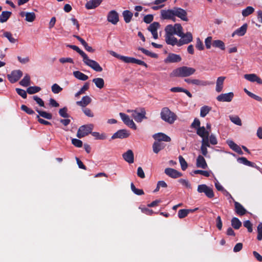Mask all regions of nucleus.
<instances>
[{
  "label": "nucleus",
  "instance_id": "nucleus-1",
  "mask_svg": "<svg viewBox=\"0 0 262 262\" xmlns=\"http://www.w3.org/2000/svg\"><path fill=\"white\" fill-rule=\"evenodd\" d=\"M195 69L187 66L179 67L173 70L171 77H186L190 76L195 72Z\"/></svg>",
  "mask_w": 262,
  "mask_h": 262
},
{
  "label": "nucleus",
  "instance_id": "nucleus-2",
  "mask_svg": "<svg viewBox=\"0 0 262 262\" xmlns=\"http://www.w3.org/2000/svg\"><path fill=\"white\" fill-rule=\"evenodd\" d=\"M160 116L163 120L170 124L173 123L177 118V115L167 107L162 109Z\"/></svg>",
  "mask_w": 262,
  "mask_h": 262
},
{
  "label": "nucleus",
  "instance_id": "nucleus-3",
  "mask_svg": "<svg viewBox=\"0 0 262 262\" xmlns=\"http://www.w3.org/2000/svg\"><path fill=\"white\" fill-rule=\"evenodd\" d=\"M181 30H183V27L180 24H175L173 26L168 25L166 26L165 28V35H172L176 34L178 36V34H180Z\"/></svg>",
  "mask_w": 262,
  "mask_h": 262
},
{
  "label": "nucleus",
  "instance_id": "nucleus-4",
  "mask_svg": "<svg viewBox=\"0 0 262 262\" xmlns=\"http://www.w3.org/2000/svg\"><path fill=\"white\" fill-rule=\"evenodd\" d=\"M94 127L92 124H89L81 126L77 133V137L79 138H83L91 133Z\"/></svg>",
  "mask_w": 262,
  "mask_h": 262
},
{
  "label": "nucleus",
  "instance_id": "nucleus-5",
  "mask_svg": "<svg viewBox=\"0 0 262 262\" xmlns=\"http://www.w3.org/2000/svg\"><path fill=\"white\" fill-rule=\"evenodd\" d=\"M178 36L180 37L181 38L179 39V45L182 46L184 45L188 44L191 42L193 39V36L192 33L190 32H187L184 33L183 30L180 31Z\"/></svg>",
  "mask_w": 262,
  "mask_h": 262
},
{
  "label": "nucleus",
  "instance_id": "nucleus-6",
  "mask_svg": "<svg viewBox=\"0 0 262 262\" xmlns=\"http://www.w3.org/2000/svg\"><path fill=\"white\" fill-rule=\"evenodd\" d=\"M83 61L86 65L91 67L93 70L96 72H100L103 70L102 68L97 62L89 59L87 55L83 58Z\"/></svg>",
  "mask_w": 262,
  "mask_h": 262
},
{
  "label": "nucleus",
  "instance_id": "nucleus-7",
  "mask_svg": "<svg viewBox=\"0 0 262 262\" xmlns=\"http://www.w3.org/2000/svg\"><path fill=\"white\" fill-rule=\"evenodd\" d=\"M184 81L188 84L198 86H206L212 84L210 81L200 79L186 78L184 79Z\"/></svg>",
  "mask_w": 262,
  "mask_h": 262
},
{
  "label": "nucleus",
  "instance_id": "nucleus-8",
  "mask_svg": "<svg viewBox=\"0 0 262 262\" xmlns=\"http://www.w3.org/2000/svg\"><path fill=\"white\" fill-rule=\"evenodd\" d=\"M197 190L199 193H204L209 198H212L214 196L212 189L205 184L198 185Z\"/></svg>",
  "mask_w": 262,
  "mask_h": 262
},
{
  "label": "nucleus",
  "instance_id": "nucleus-9",
  "mask_svg": "<svg viewBox=\"0 0 262 262\" xmlns=\"http://www.w3.org/2000/svg\"><path fill=\"white\" fill-rule=\"evenodd\" d=\"M121 60L122 61L125 62V63H136L139 65L143 66L145 67V68H147L148 66L147 64L143 61L137 59L134 57H128V56H122L121 58Z\"/></svg>",
  "mask_w": 262,
  "mask_h": 262
},
{
  "label": "nucleus",
  "instance_id": "nucleus-10",
  "mask_svg": "<svg viewBox=\"0 0 262 262\" xmlns=\"http://www.w3.org/2000/svg\"><path fill=\"white\" fill-rule=\"evenodd\" d=\"M174 17H178L184 21H188L187 13L186 10L178 7L173 8Z\"/></svg>",
  "mask_w": 262,
  "mask_h": 262
},
{
  "label": "nucleus",
  "instance_id": "nucleus-11",
  "mask_svg": "<svg viewBox=\"0 0 262 262\" xmlns=\"http://www.w3.org/2000/svg\"><path fill=\"white\" fill-rule=\"evenodd\" d=\"M146 112L144 108H141L140 112L132 111V117L138 122H141L144 119H146Z\"/></svg>",
  "mask_w": 262,
  "mask_h": 262
},
{
  "label": "nucleus",
  "instance_id": "nucleus-12",
  "mask_svg": "<svg viewBox=\"0 0 262 262\" xmlns=\"http://www.w3.org/2000/svg\"><path fill=\"white\" fill-rule=\"evenodd\" d=\"M119 115L123 122L126 125L134 129H137V126L133 120L130 119L128 116L123 113H120Z\"/></svg>",
  "mask_w": 262,
  "mask_h": 262
},
{
  "label": "nucleus",
  "instance_id": "nucleus-13",
  "mask_svg": "<svg viewBox=\"0 0 262 262\" xmlns=\"http://www.w3.org/2000/svg\"><path fill=\"white\" fill-rule=\"evenodd\" d=\"M22 75L23 72L20 70H15L12 71L10 74H8L7 77L11 83H15L19 79Z\"/></svg>",
  "mask_w": 262,
  "mask_h": 262
},
{
  "label": "nucleus",
  "instance_id": "nucleus-14",
  "mask_svg": "<svg viewBox=\"0 0 262 262\" xmlns=\"http://www.w3.org/2000/svg\"><path fill=\"white\" fill-rule=\"evenodd\" d=\"M161 17L163 19H171L175 21L176 19L174 17L173 8L169 10H162L161 12Z\"/></svg>",
  "mask_w": 262,
  "mask_h": 262
},
{
  "label": "nucleus",
  "instance_id": "nucleus-15",
  "mask_svg": "<svg viewBox=\"0 0 262 262\" xmlns=\"http://www.w3.org/2000/svg\"><path fill=\"white\" fill-rule=\"evenodd\" d=\"M234 97L233 92L228 93L221 94L217 96L216 99L220 102H230L232 101Z\"/></svg>",
  "mask_w": 262,
  "mask_h": 262
},
{
  "label": "nucleus",
  "instance_id": "nucleus-16",
  "mask_svg": "<svg viewBox=\"0 0 262 262\" xmlns=\"http://www.w3.org/2000/svg\"><path fill=\"white\" fill-rule=\"evenodd\" d=\"M107 21L113 25H116L119 21V15L115 10H112L108 13L107 17Z\"/></svg>",
  "mask_w": 262,
  "mask_h": 262
},
{
  "label": "nucleus",
  "instance_id": "nucleus-17",
  "mask_svg": "<svg viewBox=\"0 0 262 262\" xmlns=\"http://www.w3.org/2000/svg\"><path fill=\"white\" fill-rule=\"evenodd\" d=\"M160 27V24L158 22H154L151 24L148 27V30L150 31L154 39L158 38L157 30Z\"/></svg>",
  "mask_w": 262,
  "mask_h": 262
},
{
  "label": "nucleus",
  "instance_id": "nucleus-18",
  "mask_svg": "<svg viewBox=\"0 0 262 262\" xmlns=\"http://www.w3.org/2000/svg\"><path fill=\"white\" fill-rule=\"evenodd\" d=\"M165 40L167 44L174 46L175 45L180 47L179 40L174 37V35H165Z\"/></svg>",
  "mask_w": 262,
  "mask_h": 262
},
{
  "label": "nucleus",
  "instance_id": "nucleus-19",
  "mask_svg": "<svg viewBox=\"0 0 262 262\" xmlns=\"http://www.w3.org/2000/svg\"><path fill=\"white\" fill-rule=\"evenodd\" d=\"M153 138L156 140L161 142V141H164L167 142L171 141V138L166 134L162 133H159L154 134L153 135Z\"/></svg>",
  "mask_w": 262,
  "mask_h": 262
},
{
  "label": "nucleus",
  "instance_id": "nucleus-20",
  "mask_svg": "<svg viewBox=\"0 0 262 262\" xmlns=\"http://www.w3.org/2000/svg\"><path fill=\"white\" fill-rule=\"evenodd\" d=\"M129 136V133L126 129H120L118 130L116 133L114 134V135L112 136V139H115L117 138H126Z\"/></svg>",
  "mask_w": 262,
  "mask_h": 262
},
{
  "label": "nucleus",
  "instance_id": "nucleus-21",
  "mask_svg": "<svg viewBox=\"0 0 262 262\" xmlns=\"http://www.w3.org/2000/svg\"><path fill=\"white\" fill-rule=\"evenodd\" d=\"M244 78L250 82H256L258 84H262V79L255 74H245Z\"/></svg>",
  "mask_w": 262,
  "mask_h": 262
},
{
  "label": "nucleus",
  "instance_id": "nucleus-22",
  "mask_svg": "<svg viewBox=\"0 0 262 262\" xmlns=\"http://www.w3.org/2000/svg\"><path fill=\"white\" fill-rule=\"evenodd\" d=\"M165 173L166 175L172 178H177L182 176V173L177 170L171 168H167L165 169Z\"/></svg>",
  "mask_w": 262,
  "mask_h": 262
},
{
  "label": "nucleus",
  "instance_id": "nucleus-23",
  "mask_svg": "<svg viewBox=\"0 0 262 262\" xmlns=\"http://www.w3.org/2000/svg\"><path fill=\"white\" fill-rule=\"evenodd\" d=\"M196 166L198 168L206 169L208 167L207 164L204 157L199 155L196 160Z\"/></svg>",
  "mask_w": 262,
  "mask_h": 262
},
{
  "label": "nucleus",
  "instance_id": "nucleus-24",
  "mask_svg": "<svg viewBox=\"0 0 262 262\" xmlns=\"http://www.w3.org/2000/svg\"><path fill=\"white\" fill-rule=\"evenodd\" d=\"M181 57L179 55L174 53H170L168 55L165 61L166 62L174 63L180 62L181 61Z\"/></svg>",
  "mask_w": 262,
  "mask_h": 262
},
{
  "label": "nucleus",
  "instance_id": "nucleus-25",
  "mask_svg": "<svg viewBox=\"0 0 262 262\" xmlns=\"http://www.w3.org/2000/svg\"><path fill=\"white\" fill-rule=\"evenodd\" d=\"M20 15L23 17H25V20L28 22L33 21L36 17L35 14L34 12L22 11L20 13Z\"/></svg>",
  "mask_w": 262,
  "mask_h": 262
},
{
  "label": "nucleus",
  "instance_id": "nucleus-26",
  "mask_svg": "<svg viewBox=\"0 0 262 262\" xmlns=\"http://www.w3.org/2000/svg\"><path fill=\"white\" fill-rule=\"evenodd\" d=\"M247 24H245L240 28L235 30L232 34V36L234 37L235 35L238 36H242L245 34L247 30Z\"/></svg>",
  "mask_w": 262,
  "mask_h": 262
},
{
  "label": "nucleus",
  "instance_id": "nucleus-27",
  "mask_svg": "<svg viewBox=\"0 0 262 262\" xmlns=\"http://www.w3.org/2000/svg\"><path fill=\"white\" fill-rule=\"evenodd\" d=\"M124 160L128 163H133L134 161V156L133 151L128 149L122 155Z\"/></svg>",
  "mask_w": 262,
  "mask_h": 262
},
{
  "label": "nucleus",
  "instance_id": "nucleus-28",
  "mask_svg": "<svg viewBox=\"0 0 262 262\" xmlns=\"http://www.w3.org/2000/svg\"><path fill=\"white\" fill-rule=\"evenodd\" d=\"M225 79L226 77L224 76H220L217 78L215 86V91L216 92L220 93L223 90Z\"/></svg>",
  "mask_w": 262,
  "mask_h": 262
},
{
  "label": "nucleus",
  "instance_id": "nucleus-29",
  "mask_svg": "<svg viewBox=\"0 0 262 262\" xmlns=\"http://www.w3.org/2000/svg\"><path fill=\"white\" fill-rule=\"evenodd\" d=\"M196 134L202 139L209 138V131L206 130L204 126L199 127L196 129Z\"/></svg>",
  "mask_w": 262,
  "mask_h": 262
},
{
  "label": "nucleus",
  "instance_id": "nucleus-30",
  "mask_svg": "<svg viewBox=\"0 0 262 262\" xmlns=\"http://www.w3.org/2000/svg\"><path fill=\"white\" fill-rule=\"evenodd\" d=\"M165 145L159 141H155L152 144V150L155 154H158L160 150L164 148Z\"/></svg>",
  "mask_w": 262,
  "mask_h": 262
},
{
  "label": "nucleus",
  "instance_id": "nucleus-31",
  "mask_svg": "<svg viewBox=\"0 0 262 262\" xmlns=\"http://www.w3.org/2000/svg\"><path fill=\"white\" fill-rule=\"evenodd\" d=\"M235 211L236 213L239 215H244L247 211L244 207L238 202H234Z\"/></svg>",
  "mask_w": 262,
  "mask_h": 262
},
{
  "label": "nucleus",
  "instance_id": "nucleus-32",
  "mask_svg": "<svg viewBox=\"0 0 262 262\" xmlns=\"http://www.w3.org/2000/svg\"><path fill=\"white\" fill-rule=\"evenodd\" d=\"M92 101L91 98L89 96H83L81 100L76 102V104L81 107H85L91 103Z\"/></svg>",
  "mask_w": 262,
  "mask_h": 262
},
{
  "label": "nucleus",
  "instance_id": "nucleus-33",
  "mask_svg": "<svg viewBox=\"0 0 262 262\" xmlns=\"http://www.w3.org/2000/svg\"><path fill=\"white\" fill-rule=\"evenodd\" d=\"M102 2V0H91L86 3L85 7L88 9H92L98 7Z\"/></svg>",
  "mask_w": 262,
  "mask_h": 262
},
{
  "label": "nucleus",
  "instance_id": "nucleus-34",
  "mask_svg": "<svg viewBox=\"0 0 262 262\" xmlns=\"http://www.w3.org/2000/svg\"><path fill=\"white\" fill-rule=\"evenodd\" d=\"M227 143L229 146L234 151L239 154H243L241 147L232 140H227Z\"/></svg>",
  "mask_w": 262,
  "mask_h": 262
},
{
  "label": "nucleus",
  "instance_id": "nucleus-35",
  "mask_svg": "<svg viewBox=\"0 0 262 262\" xmlns=\"http://www.w3.org/2000/svg\"><path fill=\"white\" fill-rule=\"evenodd\" d=\"M96 86L99 89H102L104 86V81L102 78H95L92 80Z\"/></svg>",
  "mask_w": 262,
  "mask_h": 262
},
{
  "label": "nucleus",
  "instance_id": "nucleus-36",
  "mask_svg": "<svg viewBox=\"0 0 262 262\" xmlns=\"http://www.w3.org/2000/svg\"><path fill=\"white\" fill-rule=\"evenodd\" d=\"M212 46L214 48H219L221 50H225V45L224 42L219 39L213 40Z\"/></svg>",
  "mask_w": 262,
  "mask_h": 262
},
{
  "label": "nucleus",
  "instance_id": "nucleus-37",
  "mask_svg": "<svg viewBox=\"0 0 262 262\" xmlns=\"http://www.w3.org/2000/svg\"><path fill=\"white\" fill-rule=\"evenodd\" d=\"M73 75L76 78L82 81H85L89 78L87 75L78 71L73 72Z\"/></svg>",
  "mask_w": 262,
  "mask_h": 262
},
{
  "label": "nucleus",
  "instance_id": "nucleus-38",
  "mask_svg": "<svg viewBox=\"0 0 262 262\" xmlns=\"http://www.w3.org/2000/svg\"><path fill=\"white\" fill-rule=\"evenodd\" d=\"M12 13L10 11H3L0 15V22L4 23L7 21L11 15Z\"/></svg>",
  "mask_w": 262,
  "mask_h": 262
},
{
  "label": "nucleus",
  "instance_id": "nucleus-39",
  "mask_svg": "<svg viewBox=\"0 0 262 262\" xmlns=\"http://www.w3.org/2000/svg\"><path fill=\"white\" fill-rule=\"evenodd\" d=\"M122 15L126 23H129L133 15V13L128 10L124 11L122 13Z\"/></svg>",
  "mask_w": 262,
  "mask_h": 262
},
{
  "label": "nucleus",
  "instance_id": "nucleus-40",
  "mask_svg": "<svg viewBox=\"0 0 262 262\" xmlns=\"http://www.w3.org/2000/svg\"><path fill=\"white\" fill-rule=\"evenodd\" d=\"M231 225L235 229H238L242 226V223L237 217H233L231 220Z\"/></svg>",
  "mask_w": 262,
  "mask_h": 262
},
{
  "label": "nucleus",
  "instance_id": "nucleus-41",
  "mask_svg": "<svg viewBox=\"0 0 262 262\" xmlns=\"http://www.w3.org/2000/svg\"><path fill=\"white\" fill-rule=\"evenodd\" d=\"M19 84L23 86H28L30 84V77L26 74L23 79L19 82Z\"/></svg>",
  "mask_w": 262,
  "mask_h": 262
},
{
  "label": "nucleus",
  "instance_id": "nucleus-42",
  "mask_svg": "<svg viewBox=\"0 0 262 262\" xmlns=\"http://www.w3.org/2000/svg\"><path fill=\"white\" fill-rule=\"evenodd\" d=\"M254 11V9L251 6H248L246 9L243 10L242 14L244 17H247Z\"/></svg>",
  "mask_w": 262,
  "mask_h": 262
},
{
  "label": "nucleus",
  "instance_id": "nucleus-43",
  "mask_svg": "<svg viewBox=\"0 0 262 262\" xmlns=\"http://www.w3.org/2000/svg\"><path fill=\"white\" fill-rule=\"evenodd\" d=\"M2 36L7 38L11 43H14L16 41V39L13 37L12 34L10 32L4 31Z\"/></svg>",
  "mask_w": 262,
  "mask_h": 262
},
{
  "label": "nucleus",
  "instance_id": "nucleus-44",
  "mask_svg": "<svg viewBox=\"0 0 262 262\" xmlns=\"http://www.w3.org/2000/svg\"><path fill=\"white\" fill-rule=\"evenodd\" d=\"M210 110H211V107L205 105V106H202L201 108V110H200L201 117H205L209 113V112H210Z\"/></svg>",
  "mask_w": 262,
  "mask_h": 262
},
{
  "label": "nucleus",
  "instance_id": "nucleus-45",
  "mask_svg": "<svg viewBox=\"0 0 262 262\" xmlns=\"http://www.w3.org/2000/svg\"><path fill=\"white\" fill-rule=\"evenodd\" d=\"M36 111L39 114L38 116H40L45 119L50 120L52 118V114L49 113H48L45 111H40L38 110H36Z\"/></svg>",
  "mask_w": 262,
  "mask_h": 262
},
{
  "label": "nucleus",
  "instance_id": "nucleus-46",
  "mask_svg": "<svg viewBox=\"0 0 262 262\" xmlns=\"http://www.w3.org/2000/svg\"><path fill=\"white\" fill-rule=\"evenodd\" d=\"M238 161L242 163L245 165L251 166V167H254L255 164L254 163H252L249 161H248L246 158L245 157H241L238 158Z\"/></svg>",
  "mask_w": 262,
  "mask_h": 262
},
{
  "label": "nucleus",
  "instance_id": "nucleus-47",
  "mask_svg": "<svg viewBox=\"0 0 262 262\" xmlns=\"http://www.w3.org/2000/svg\"><path fill=\"white\" fill-rule=\"evenodd\" d=\"M89 89V83L88 82L85 83L83 86L80 89V90L75 94V97H78L80 95L84 94L85 92Z\"/></svg>",
  "mask_w": 262,
  "mask_h": 262
},
{
  "label": "nucleus",
  "instance_id": "nucleus-48",
  "mask_svg": "<svg viewBox=\"0 0 262 262\" xmlns=\"http://www.w3.org/2000/svg\"><path fill=\"white\" fill-rule=\"evenodd\" d=\"M41 88L39 86H30L27 89V92L29 94H33L39 92Z\"/></svg>",
  "mask_w": 262,
  "mask_h": 262
},
{
  "label": "nucleus",
  "instance_id": "nucleus-49",
  "mask_svg": "<svg viewBox=\"0 0 262 262\" xmlns=\"http://www.w3.org/2000/svg\"><path fill=\"white\" fill-rule=\"evenodd\" d=\"M230 120L236 125L241 126L242 123L241 119L237 116H230Z\"/></svg>",
  "mask_w": 262,
  "mask_h": 262
},
{
  "label": "nucleus",
  "instance_id": "nucleus-50",
  "mask_svg": "<svg viewBox=\"0 0 262 262\" xmlns=\"http://www.w3.org/2000/svg\"><path fill=\"white\" fill-rule=\"evenodd\" d=\"M138 49L142 51V53L146 55L147 56H148L149 57H152V58H157L158 57V55L157 54L152 53L150 51H149L143 48H139Z\"/></svg>",
  "mask_w": 262,
  "mask_h": 262
},
{
  "label": "nucleus",
  "instance_id": "nucleus-51",
  "mask_svg": "<svg viewBox=\"0 0 262 262\" xmlns=\"http://www.w3.org/2000/svg\"><path fill=\"white\" fill-rule=\"evenodd\" d=\"M179 160L182 169L183 170H186L187 168L188 165L184 158L182 156H180L179 157Z\"/></svg>",
  "mask_w": 262,
  "mask_h": 262
},
{
  "label": "nucleus",
  "instance_id": "nucleus-52",
  "mask_svg": "<svg viewBox=\"0 0 262 262\" xmlns=\"http://www.w3.org/2000/svg\"><path fill=\"white\" fill-rule=\"evenodd\" d=\"M130 188L133 192L137 195H140L144 194L143 190L142 189L136 188L133 183H132L130 184Z\"/></svg>",
  "mask_w": 262,
  "mask_h": 262
},
{
  "label": "nucleus",
  "instance_id": "nucleus-53",
  "mask_svg": "<svg viewBox=\"0 0 262 262\" xmlns=\"http://www.w3.org/2000/svg\"><path fill=\"white\" fill-rule=\"evenodd\" d=\"M52 92L54 94H58L62 90V88H61L58 84L54 83L51 86Z\"/></svg>",
  "mask_w": 262,
  "mask_h": 262
},
{
  "label": "nucleus",
  "instance_id": "nucleus-54",
  "mask_svg": "<svg viewBox=\"0 0 262 262\" xmlns=\"http://www.w3.org/2000/svg\"><path fill=\"white\" fill-rule=\"evenodd\" d=\"M212 38L211 36L207 37L205 40V45L207 49H210L212 46Z\"/></svg>",
  "mask_w": 262,
  "mask_h": 262
},
{
  "label": "nucleus",
  "instance_id": "nucleus-55",
  "mask_svg": "<svg viewBox=\"0 0 262 262\" xmlns=\"http://www.w3.org/2000/svg\"><path fill=\"white\" fill-rule=\"evenodd\" d=\"M68 108L66 107H64L62 108H61L59 111V114L60 116L63 118H68L69 117V115L67 113Z\"/></svg>",
  "mask_w": 262,
  "mask_h": 262
},
{
  "label": "nucleus",
  "instance_id": "nucleus-56",
  "mask_svg": "<svg viewBox=\"0 0 262 262\" xmlns=\"http://www.w3.org/2000/svg\"><path fill=\"white\" fill-rule=\"evenodd\" d=\"M194 174H201L205 177H208L210 176V172L206 170H195L193 171Z\"/></svg>",
  "mask_w": 262,
  "mask_h": 262
},
{
  "label": "nucleus",
  "instance_id": "nucleus-57",
  "mask_svg": "<svg viewBox=\"0 0 262 262\" xmlns=\"http://www.w3.org/2000/svg\"><path fill=\"white\" fill-rule=\"evenodd\" d=\"M189 213V211L186 209H180L178 211V216L180 219H183L186 217Z\"/></svg>",
  "mask_w": 262,
  "mask_h": 262
},
{
  "label": "nucleus",
  "instance_id": "nucleus-58",
  "mask_svg": "<svg viewBox=\"0 0 262 262\" xmlns=\"http://www.w3.org/2000/svg\"><path fill=\"white\" fill-rule=\"evenodd\" d=\"M195 47L199 50H203L204 49L203 42L199 37L196 39Z\"/></svg>",
  "mask_w": 262,
  "mask_h": 262
},
{
  "label": "nucleus",
  "instance_id": "nucleus-59",
  "mask_svg": "<svg viewBox=\"0 0 262 262\" xmlns=\"http://www.w3.org/2000/svg\"><path fill=\"white\" fill-rule=\"evenodd\" d=\"M21 110L29 115H32V114H34V112L32 109L28 107V106H27L25 105H22L21 106Z\"/></svg>",
  "mask_w": 262,
  "mask_h": 262
},
{
  "label": "nucleus",
  "instance_id": "nucleus-60",
  "mask_svg": "<svg viewBox=\"0 0 262 262\" xmlns=\"http://www.w3.org/2000/svg\"><path fill=\"white\" fill-rule=\"evenodd\" d=\"M209 141L212 145H216L217 144V140L214 135L211 134L209 135Z\"/></svg>",
  "mask_w": 262,
  "mask_h": 262
},
{
  "label": "nucleus",
  "instance_id": "nucleus-61",
  "mask_svg": "<svg viewBox=\"0 0 262 262\" xmlns=\"http://www.w3.org/2000/svg\"><path fill=\"white\" fill-rule=\"evenodd\" d=\"M71 49L76 51L83 58L86 54L81 50H80L77 46L73 45V47H71Z\"/></svg>",
  "mask_w": 262,
  "mask_h": 262
},
{
  "label": "nucleus",
  "instance_id": "nucleus-62",
  "mask_svg": "<svg viewBox=\"0 0 262 262\" xmlns=\"http://www.w3.org/2000/svg\"><path fill=\"white\" fill-rule=\"evenodd\" d=\"M72 143L77 147H81L82 146V142L77 139H73L72 140Z\"/></svg>",
  "mask_w": 262,
  "mask_h": 262
},
{
  "label": "nucleus",
  "instance_id": "nucleus-63",
  "mask_svg": "<svg viewBox=\"0 0 262 262\" xmlns=\"http://www.w3.org/2000/svg\"><path fill=\"white\" fill-rule=\"evenodd\" d=\"M244 226L245 227H246V228H247L248 229V231L249 232H252V224L251 223V222L247 220V221H246L244 222Z\"/></svg>",
  "mask_w": 262,
  "mask_h": 262
},
{
  "label": "nucleus",
  "instance_id": "nucleus-64",
  "mask_svg": "<svg viewBox=\"0 0 262 262\" xmlns=\"http://www.w3.org/2000/svg\"><path fill=\"white\" fill-rule=\"evenodd\" d=\"M16 91L17 93L19 95L21 96L23 98L25 99V98H27V93L25 90L17 88V89H16Z\"/></svg>",
  "mask_w": 262,
  "mask_h": 262
}]
</instances>
